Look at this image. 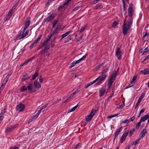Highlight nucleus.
<instances>
[{
	"label": "nucleus",
	"mask_w": 149,
	"mask_h": 149,
	"mask_svg": "<svg viewBox=\"0 0 149 149\" xmlns=\"http://www.w3.org/2000/svg\"><path fill=\"white\" fill-rule=\"evenodd\" d=\"M60 100H61V99H58L54 103V104H56L58 103Z\"/></svg>",
	"instance_id": "nucleus-60"
},
{
	"label": "nucleus",
	"mask_w": 149,
	"mask_h": 149,
	"mask_svg": "<svg viewBox=\"0 0 149 149\" xmlns=\"http://www.w3.org/2000/svg\"><path fill=\"white\" fill-rule=\"evenodd\" d=\"M49 49L50 47L49 45H47L46 47H45L44 50H41L40 51V54H41V55L42 56L45 53L48 52V50Z\"/></svg>",
	"instance_id": "nucleus-10"
},
{
	"label": "nucleus",
	"mask_w": 149,
	"mask_h": 149,
	"mask_svg": "<svg viewBox=\"0 0 149 149\" xmlns=\"http://www.w3.org/2000/svg\"><path fill=\"white\" fill-rule=\"evenodd\" d=\"M33 83L35 86L36 88L38 89L41 87V85L37 81H35Z\"/></svg>",
	"instance_id": "nucleus-18"
},
{
	"label": "nucleus",
	"mask_w": 149,
	"mask_h": 149,
	"mask_svg": "<svg viewBox=\"0 0 149 149\" xmlns=\"http://www.w3.org/2000/svg\"><path fill=\"white\" fill-rule=\"evenodd\" d=\"M123 127L121 126L115 132V136L114 138V140L116 138L118 135L119 133L121 132Z\"/></svg>",
	"instance_id": "nucleus-16"
},
{
	"label": "nucleus",
	"mask_w": 149,
	"mask_h": 149,
	"mask_svg": "<svg viewBox=\"0 0 149 149\" xmlns=\"http://www.w3.org/2000/svg\"><path fill=\"white\" fill-rule=\"evenodd\" d=\"M79 91V90L78 89H77L76 91H75L73 93L74 94H76V93H77Z\"/></svg>",
	"instance_id": "nucleus-64"
},
{
	"label": "nucleus",
	"mask_w": 149,
	"mask_h": 149,
	"mask_svg": "<svg viewBox=\"0 0 149 149\" xmlns=\"http://www.w3.org/2000/svg\"><path fill=\"white\" fill-rule=\"evenodd\" d=\"M140 140V138H139L138 139H137L136 141H133L131 143V145L132 146L134 145H136L139 142V141Z\"/></svg>",
	"instance_id": "nucleus-27"
},
{
	"label": "nucleus",
	"mask_w": 149,
	"mask_h": 149,
	"mask_svg": "<svg viewBox=\"0 0 149 149\" xmlns=\"http://www.w3.org/2000/svg\"><path fill=\"white\" fill-rule=\"evenodd\" d=\"M118 69L117 70H114L113 72V73L111 74L110 78L109 80L114 81L118 72Z\"/></svg>",
	"instance_id": "nucleus-4"
},
{
	"label": "nucleus",
	"mask_w": 149,
	"mask_h": 149,
	"mask_svg": "<svg viewBox=\"0 0 149 149\" xmlns=\"http://www.w3.org/2000/svg\"><path fill=\"white\" fill-rule=\"evenodd\" d=\"M82 7V6H79L77 7H76L74 8V10H77L79 8H81Z\"/></svg>",
	"instance_id": "nucleus-54"
},
{
	"label": "nucleus",
	"mask_w": 149,
	"mask_h": 149,
	"mask_svg": "<svg viewBox=\"0 0 149 149\" xmlns=\"http://www.w3.org/2000/svg\"><path fill=\"white\" fill-rule=\"evenodd\" d=\"M149 118V115H146L144 116V117H141L140 120L141 122H144Z\"/></svg>",
	"instance_id": "nucleus-21"
},
{
	"label": "nucleus",
	"mask_w": 149,
	"mask_h": 149,
	"mask_svg": "<svg viewBox=\"0 0 149 149\" xmlns=\"http://www.w3.org/2000/svg\"><path fill=\"white\" fill-rule=\"evenodd\" d=\"M48 104H46L45 105L42 106L40 108V109H41V110H42L43 109L45 108L48 105Z\"/></svg>",
	"instance_id": "nucleus-48"
},
{
	"label": "nucleus",
	"mask_w": 149,
	"mask_h": 149,
	"mask_svg": "<svg viewBox=\"0 0 149 149\" xmlns=\"http://www.w3.org/2000/svg\"><path fill=\"white\" fill-rule=\"evenodd\" d=\"M118 23L117 22L114 21L112 24V26L113 27L115 28L118 25Z\"/></svg>",
	"instance_id": "nucleus-39"
},
{
	"label": "nucleus",
	"mask_w": 149,
	"mask_h": 149,
	"mask_svg": "<svg viewBox=\"0 0 149 149\" xmlns=\"http://www.w3.org/2000/svg\"><path fill=\"white\" fill-rule=\"evenodd\" d=\"M136 78H137V77L136 76H134L132 79V81H134L135 80H136Z\"/></svg>",
	"instance_id": "nucleus-61"
},
{
	"label": "nucleus",
	"mask_w": 149,
	"mask_h": 149,
	"mask_svg": "<svg viewBox=\"0 0 149 149\" xmlns=\"http://www.w3.org/2000/svg\"><path fill=\"white\" fill-rule=\"evenodd\" d=\"M109 70V68L103 70L101 73V74L102 75H104Z\"/></svg>",
	"instance_id": "nucleus-30"
},
{
	"label": "nucleus",
	"mask_w": 149,
	"mask_h": 149,
	"mask_svg": "<svg viewBox=\"0 0 149 149\" xmlns=\"http://www.w3.org/2000/svg\"><path fill=\"white\" fill-rule=\"evenodd\" d=\"M13 11H12V10H10L6 15L10 18L13 14Z\"/></svg>",
	"instance_id": "nucleus-29"
},
{
	"label": "nucleus",
	"mask_w": 149,
	"mask_h": 149,
	"mask_svg": "<svg viewBox=\"0 0 149 149\" xmlns=\"http://www.w3.org/2000/svg\"><path fill=\"white\" fill-rule=\"evenodd\" d=\"M78 104H77L74 107H73L71 109H70L69 111L68 112H70L73 111L77 108V107H78Z\"/></svg>",
	"instance_id": "nucleus-31"
},
{
	"label": "nucleus",
	"mask_w": 149,
	"mask_h": 149,
	"mask_svg": "<svg viewBox=\"0 0 149 149\" xmlns=\"http://www.w3.org/2000/svg\"><path fill=\"white\" fill-rule=\"evenodd\" d=\"M123 3V7L124 8L123 10L124 11H125V0L122 1Z\"/></svg>",
	"instance_id": "nucleus-50"
},
{
	"label": "nucleus",
	"mask_w": 149,
	"mask_h": 149,
	"mask_svg": "<svg viewBox=\"0 0 149 149\" xmlns=\"http://www.w3.org/2000/svg\"><path fill=\"white\" fill-rule=\"evenodd\" d=\"M86 55H85L84 56L81 58L79 59L77 61H74L75 64H77V63H79L81 61L85 59V58L86 57Z\"/></svg>",
	"instance_id": "nucleus-25"
},
{
	"label": "nucleus",
	"mask_w": 149,
	"mask_h": 149,
	"mask_svg": "<svg viewBox=\"0 0 149 149\" xmlns=\"http://www.w3.org/2000/svg\"><path fill=\"white\" fill-rule=\"evenodd\" d=\"M107 76V75L106 74H105L104 75H102V76H100L96 79L93 81L94 83L97 81V84H101L102 81L106 78Z\"/></svg>",
	"instance_id": "nucleus-2"
},
{
	"label": "nucleus",
	"mask_w": 149,
	"mask_h": 149,
	"mask_svg": "<svg viewBox=\"0 0 149 149\" xmlns=\"http://www.w3.org/2000/svg\"><path fill=\"white\" fill-rule=\"evenodd\" d=\"M25 28H28L30 24V21L29 19H26L25 20Z\"/></svg>",
	"instance_id": "nucleus-22"
},
{
	"label": "nucleus",
	"mask_w": 149,
	"mask_h": 149,
	"mask_svg": "<svg viewBox=\"0 0 149 149\" xmlns=\"http://www.w3.org/2000/svg\"><path fill=\"white\" fill-rule=\"evenodd\" d=\"M60 28V27L59 28H58V27H56V29L54 30L52 33L51 35L49 36V37H50V38H51V37L54 34L58 33V31L59 30V29Z\"/></svg>",
	"instance_id": "nucleus-20"
},
{
	"label": "nucleus",
	"mask_w": 149,
	"mask_h": 149,
	"mask_svg": "<svg viewBox=\"0 0 149 149\" xmlns=\"http://www.w3.org/2000/svg\"><path fill=\"white\" fill-rule=\"evenodd\" d=\"M33 87V84H30L27 86V88L28 91H30V93H33L36 91V90L34 89H32Z\"/></svg>",
	"instance_id": "nucleus-12"
},
{
	"label": "nucleus",
	"mask_w": 149,
	"mask_h": 149,
	"mask_svg": "<svg viewBox=\"0 0 149 149\" xmlns=\"http://www.w3.org/2000/svg\"><path fill=\"white\" fill-rule=\"evenodd\" d=\"M19 148L18 147H15L14 148H11L10 149H19Z\"/></svg>",
	"instance_id": "nucleus-63"
},
{
	"label": "nucleus",
	"mask_w": 149,
	"mask_h": 149,
	"mask_svg": "<svg viewBox=\"0 0 149 149\" xmlns=\"http://www.w3.org/2000/svg\"><path fill=\"white\" fill-rule=\"evenodd\" d=\"M133 11L132 7L129 6L128 12H133Z\"/></svg>",
	"instance_id": "nucleus-45"
},
{
	"label": "nucleus",
	"mask_w": 149,
	"mask_h": 149,
	"mask_svg": "<svg viewBox=\"0 0 149 149\" xmlns=\"http://www.w3.org/2000/svg\"><path fill=\"white\" fill-rule=\"evenodd\" d=\"M58 21L57 20H55L53 23V25L52 26V27L53 28H54L55 27L56 25L57 24Z\"/></svg>",
	"instance_id": "nucleus-37"
},
{
	"label": "nucleus",
	"mask_w": 149,
	"mask_h": 149,
	"mask_svg": "<svg viewBox=\"0 0 149 149\" xmlns=\"http://www.w3.org/2000/svg\"><path fill=\"white\" fill-rule=\"evenodd\" d=\"M106 89L104 88H101L99 91V96L101 97L104 94Z\"/></svg>",
	"instance_id": "nucleus-17"
},
{
	"label": "nucleus",
	"mask_w": 149,
	"mask_h": 149,
	"mask_svg": "<svg viewBox=\"0 0 149 149\" xmlns=\"http://www.w3.org/2000/svg\"><path fill=\"white\" fill-rule=\"evenodd\" d=\"M148 47L146 48L144 50L143 52V53L142 54L143 55L144 53H146L148 52Z\"/></svg>",
	"instance_id": "nucleus-52"
},
{
	"label": "nucleus",
	"mask_w": 149,
	"mask_h": 149,
	"mask_svg": "<svg viewBox=\"0 0 149 149\" xmlns=\"http://www.w3.org/2000/svg\"><path fill=\"white\" fill-rule=\"evenodd\" d=\"M5 112V111H2L0 114V117H2L3 118L4 117V114Z\"/></svg>",
	"instance_id": "nucleus-42"
},
{
	"label": "nucleus",
	"mask_w": 149,
	"mask_h": 149,
	"mask_svg": "<svg viewBox=\"0 0 149 149\" xmlns=\"http://www.w3.org/2000/svg\"><path fill=\"white\" fill-rule=\"evenodd\" d=\"M35 58V56H33L31 57V58H29L30 60L31 61L33 59H34Z\"/></svg>",
	"instance_id": "nucleus-62"
},
{
	"label": "nucleus",
	"mask_w": 149,
	"mask_h": 149,
	"mask_svg": "<svg viewBox=\"0 0 149 149\" xmlns=\"http://www.w3.org/2000/svg\"><path fill=\"white\" fill-rule=\"evenodd\" d=\"M10 18L9 17L6 15V16L5 17L4 19V20L5 22H6Z\"/></svg>",
	"instance_id": "nucleus-43"
},
{
	"label": "nucleus",
	"mask_w": 149,
	"mask_h": 149,
	"mask_svg": "<svg viewBox=\"0 0 149 149\" xmlns=\"http://www.w3.org/2000/svg\"><path fill=\"white\" fill-rule=\"evenodd\" d=\"M72 32V31H69L66 33L62 34L61 36V38L60 39V40L63 39L64 38L67 36L69 34Z\"/></svg>",
	"instance_id": "nucleus-24"
},
{
	"label": "nucleus",
	"mask_w": 149,
	"mask_h": 149,
	"mask_svg": "<svg viewBox=\"0 0 149 149\" xmlns=\"http://www.w3.org/2000/svg\"><path fill=\"white\" fill-rule=\"evenodd\" d=\"M44 46L42 45V44H41V45H39L38 47V49H37L38 50H39V49H42L43 47H44Z\"/></svg>",
	"instance_id": "nucleus-57"
},
{
	"label": "nucleus",
	"mask_w": 149,
	"mask_h": 149,
	"mask_svg": "<svg viewBox=\"0 0 149 149\" xmlns=\"http://www.w3.org/2000/svg\"><path fill=\"white\" fill-rule=\"evenodd\" d=\"M71 0H66L63 4V6H65L68 5L69 3Z\"/></svg>",
	"instance_id": "nucleus-35"
},
{
	"label": "nucleus",
	"mask_w": 149,
	"mask_h": 149,
	"mask_svg": "<svg viewBox=\"0 0 149 149\" xmlns=\"http://www.w3.org/2000/svg\"><path fill=\"white\" fill-rule=\"evenodd\" d=\"M76 64L75 63L74 61L71 64V65L69 66V68H71L73 67Z\"/></svg>",
	"instance_id": "nucleus-44"
},
{
	"label": "nucleus",
	"mask_w": 149,
	"mask_h": 149,
	"mask_svg": "<svg viewBox=\"0 0 149 149\" xmlns=\"http://www.w3.org/2000/svg\"><path fill=\"white\" fill-rule=\"evenodd\" d=\"M128 13L130 18L128 20L127 24L125 20L124 21L123 28V33L124 35L127 34V32L130 29L133 22L132 12H128Z\"/></svg>",
	"instance_id": "nucleus-1"
},
{
	"label": "nucleus",
	"mask_w": 149,
	"mask_h": 149,
	"mask_svg": "<svg viewBox=\"0 0 149 149\" xmlns=\"http://www.w3.org/2000/svg\"><path fill=\"white\" fill-rule=\"evenodd\" d=\"M94 82L93 81L92 82H90V83L88 84H87V85L85 86V88H88L89 86H90L91 85L94 84Z\"/></svg>",
	"instance_id": "nucleus-34"
},
{
	"label": "nucleus",
	"mask_w": 149,
	"mask_h": 149,
	"mask_svg": "<svg viewBox=\"0 0 149 149\" xmlns=\"http://www.w3.org/2000/svg\"><path fill=\"white\" fill-rule=\"evenodd\" d=\"M41 37V35H40L39 36L38 38L34 40V43H36L38 42V41H39L40 40Z\"/></svg>",
	"instance_id": "nucleus-33"
},
{
	"label": "nucleus",
	"mask_w": 149,
	"mask_h": 149,
	"mask_svg": "<svg viewBox=\"0 0 149 149\" xmlns=\"http://www.w3.org/2000/svg\"><path fill=\"white\" fill-rule=\"evenodd\" d=\"M35 44V43H34V42L33 43H32V44L30 45V48L31 49L33 48Z\"/></svg>",
	"instance_id": "nucleus-56"
},
{
	"label": "nucleus",
	"mask_w": 149,
	"mask_h": 149,
	"mask_svg": "<svg viewBox=\"0 0 149 149\" xmlns=\"http://www.w3.org/2000/svg\"><path fill=\"white\" fill-rule=\"evenodd\" d=\"M135 119V117L134 116H133V117H132L130 119V121H133Z\"/></svg>",
	"instance_id": "nucleus-59"
},
{
	"label": "nucleus",
	"mask_w": 149,
	"mask_h": 149,
	"mask_svg": "<svg viewBox=\"0 0 149 149\" xmlns=\"http://www.w3.org/2000/svg\"><path fill=\"white\" fill-rule=\"evenodd\" d=\"M128 133L129 130H127L126 131L125 133H124L123 134L121 138L120 142L121 143H123V141L125 140L127 136V135Z\"/></svg>",
	"instance_id": "nucleus-11"
},
{
	"label": "nucleus",
	"mask_w": 149,
	"mask_h": 149,
	"mask_svg": "<svg viewBox=\"0 0 149 149\" xmlns=\"http://www.w3.org/2000/svg\"><path fill=\"white\" fill-rule=\"evenodd\" d=\"M80 143H79L77 145H76V146L74 147V149H77L79 148V146H80Z\"/></svg>",
	"instance_id": "nucleus-55"
},
{
	"label": "nucleus",
	"mask_w": 149,
	"mask_h": 149,
	"mask_svg": "<svg viewBox=\"0 0 149 149\" xmlns=\"http://www.w3.org/2000/svg\"><path fill=\"white\" fill-rule=\"evenodd\" d=\"M103 65V63H102L101 64L99 65H98V66H97L96 67V70H97L98 69H99L101 67V66L102 65Z\"/></svg>",
	"instance_id": "nucleus-46"
},
{
	"label": "nucleus",
	"mask_w": 149,
	"mask_h": 149,
	"mask_svg": "<svg viewBox=\"0 0 149 149\" xmlns=\"http://www.w3.org/2000/svg\"><path fill=\"white\" fill-rule=\"evenodd\" d=\"M86 27V25H85L83 26L82 28H81L79 30V33L83 32L84 31Z\"/></svg>",
	"instance_id": "nucleus-36"
},
{
	"label": "nucleus",
	"mask_w": 149,
	"mask_h": 149,
	"mask_svg": "<svg viewBox=\"0 0 149 149\" xmlns=\"http://www.w3.org/2000/svg\"><path fill=\"white\" fill-rule=\"evenodd\" d=\"M141 72L144 75L149 74V70L146 69L143 70H141Z\"/></svg>",
	"instance_id": "nucleus-23"
},
{
	"label": "nucleus",
	"mask_w": 149,
	"mask_h": 149,
	"mask_svg": "<svg viewBox=\"0 0 149 149\" xmlns=\"http://www.w3.org/2000/svg\"><path fill=\"white\" fill-rule=\"evenodd\" d=\"M96 111V110L92 109L89 114L88 116L86 118V121L88 122L92 120Z\"/></svg>",
	"instance_id": "nucleus-3"
},
{
	"label": "nucleus",
	"mask_w": 149,
	"mask_h": 149,
	"mask_svg": "<svg viewBox=\"0 0 149 149\" xmlns=\"http://www.w3.org/2000/svg\"><path fill=\"white\" fill-rule=\"evenodd\" d=\"M50 37H49V38L47 39L46 40L44 41L42 44L43 45L44 47H46L47 46L49 45V47H50V46L49 44L48 45V42L49 41L50 39H51Z\"/></svg>",
	"instance_id": "nucleus-15"
},
{
	"label": "nucleus",
	"mask_w": 149,
	"mask_h": 149,
	"mask_svg": "<svg viewBox=\"0 0 149 149\" xmlns=\"http://www.w3.org/2000/svg\"><path fill=\"white\" fill-rule=\"evenodd\" d=\"M122 54V53L120 50V48L119 47H117L116 51V55L118 59H121Z\"/></svg>",
	"instance_id": "nucleus-7"
},
{
	"label": "nucleus",
	"mask_w": 149,
	"mask_h": 149,
	"mask_svg": "<svg viewBox=\"0 0 149 149\" xmlns=\"http://www.w3.org/2000/svg\"><path fill=\"white\" fill-rule=\"evenodd\" d=\"M29 33V31L28 30H27L24 33L21 31L17 36L18 38L19 39H21L24 38L28 35Z\"/></svg>",
	"instance_id": "nucleus-5"
},
{
	"label": "nucleus",
	"mask_w": 149,
	"mask_h": 149,
	"mask_svg": "<svg viewBox=\"0 0 149 149\" xmlns=\"http://www.w3.org/2000/svg\"><path fill=\"white\" fill-rule=\"evenodd\" d=\"M39 115L38 114L36 113L35 115H34L33 116V118L34 119H35L36 118H37L38 117Z\"/></svg>",
	"instance_id": "nucleus-51"
},
{
	"label": "nucleus",
	"mask_w": 149,
	"mask_h": 149,
	"mask_svg": "<svg viewBox=\"0 0 149 149\" xmlns=\"http://www.w3.org/2000/svg\"><path fill=\"white\" fill-rule=\"evenodd\" d=\"M147 133L146 130V129H143L140 133L139 135V138L140 139L141 138L142 139L146 135V134Z\"/></svg>",
	"instance_id": "nucleus-13"
},
{
	"label": "nucleus",
	"mask_w": 149,
	"mask_h": 149,
	"mask_svg": "<svg viewBox=\"0 0 149 149\" xmlns=\"http://www.w3.org/2000/svg\"><path fill=\"white\" fill-rule=\"evenodd\" d=\"M83 35H82L79 38H78L77 39L76 41L77 42H78L80 40H81L83 38Z\"/></svg>",
	"instance_id": "nucleus-49"
},
{
	"label": "nucleus",
	"mask_w": 149,
	"mask_h": 149,
	"mask_svg": "<svg viewBox=\"0 0 149 149\" xmlns=\"http://www.w3.org/2000/svg\"><path fill=\"white\" fill-rule=\"evenodd\" d=\"M29 78L30 77H29L28 75L26 73L23 76V77L22 79V81H25Z\"/></svg>",
	"instance_id": "nucleus-19"
},
{
	"label": "nucleus",
	"mask_w": 149,
	"mask_h": 149,
	"mask_svg": "<svg viewBox=\"0 0 149 149\" xmlns=\"http://www.w3.org/2000/svg\"><path fill=\"white\" fill-rule=\"evenodd\" d=\"M38 71L36 72L33 75L31 79L34 80L35 78L38 76Z\"/></svg>",
	"instance_id": "nucleus-32"
},
{
	"label": "nucleus",
	"mask_w": 149,
	"mask_h": 149,
	"mask_svg": "<svg viewBox=\"0 0 149 149\" xmlns=\"http://www.w3.org/2000/svg\"><path fill=\"white\" fill-rule=\"evenodd\" d=\"M64 7V6H63V5L62 6H60L58 8V9H57L58 10V11H60L61 10V9L63 8Z\"/></svg>",
	"instance_id": "nucleus-47"
},
{
	"label": "nucleus",
	"mask_w": 149,
	"mask_h": 149,
	"mask_svg": "<svg viewBox=\"0 0 149 149\" xmlns=\"http://www.w3.org/2000/svg\"><path fill=\"white\" fill-rule=\"evenodd\" d=\"M130 122L129 120L128 119H126L123 121L122 122V123H128Z\"/></svg>",
	"instance_id": "nucleus-40"
},
{
	"label": "nucleus",
	"mask_w": 149,
	"mask_h": 149,
	"mask_svg": "<svg viewBox=\"0 0 149 149\" xmlns=\"http://www.w3.org/2000/svg\"><path fill=\"white\" fill-rule=\"evenodd\" d=\"M145 111V109H141L140 112V114H141V113H143Z\"/></svg>",
	"instance_id": "nucleus-58"
},
{
	"label": "nucleus",
	"mask_w": 149,
	"mask_h": 149,
	"mask_svg": "<svg viewBox=\"0 0 149 149\" xmlns=\"http://www.w3.org/2000/svg\"><path fill=\"white\" fill-rule=\"evenodd\" d=\"M135 131V129L134 128L132 130H130V136L131 137L133 134L134 132Z\"/></svg>",
	"instance_id": "nucleus-38"
},
{
	"label": "nucleus",
	"mask_w": 149,
	"mask_h": 149,
	"mask_svg": "<svg viewBox=\"0 0 149 149\" xmlns=\"http://www.w3.org/2000/svg\"><path fill=\"white\" fill-rule=\"evenodd\" d=\"M134 85V83H133V84H130L126 88V89H127L129 88H130V87H132V86H133Z\"/></svg>",
	"instance_id": "nucleus-53"
},
{
	"label": "nucleus",
	"mask_w": 149,
	"mask_h": 149,
	"mask_svg": "<svg viewBox=\"0 0 149 149\" xmlns=\"http://www.w3.org/2000/svg\"><path fill=\"white\" fill-rule=\"evenodd\" d=\"M145 93H142L141 96L139 97V98L138 100V101L135 105V109H136L137 108V107H138V106L139 105L140 103L141 102V101L143 98L144 97V96L145 95Z\"/></svg>",
	"instance_id": "nucleus-9"
},
{
	"label": "nucleus",
	"mask_w": 149,
	"mask_h": 149,
	"mask_svg": "<svg viewBox=\"0 0 149 149\" xmlns=\"http://www.w3.org/2000/svg\"><path fill=\"white\" fill-rule=\"evenodd\" d=\"M18 125V124H16L14 125L11 126L10 127H9L7 128L6 130V132L7 133H9L10 131H11L15 128L17 127Z\"/></svg>",
	"instance_id": "nucleus-14"
},
{
	"label": "nucleus",
	"mask_w": 149,
	"mask_h": 149,
	"mask_svg": "<svg viewBox=\"0 0 149 149\" xmlns=\"http://www.w3.org/2000/svg\"><path fill=\"white\" fill-rule=\"evenodd\" d=\"M21 91L22 92H24L27 90V88L25 86H23L21 88Z\"/></svg>",
	"instance_id": "nucleus-28"
},
{
	"label": "nucleus",
	"mask_w": 149,
	"mask_h": 149,
	"mask_svg": "<svg viewBox=\"0 0 149 149\" xmlns=\"http://www.w3.org/2000/svg\"><path fill=\"white\" fill-rule=\"evenodd\" d=\"M25 105L21 103L18 105L16 108L17 110H19L20 112L22 111L24 109Z\"/></svg>",
	"instance_id": "nucleus-8"
},
{
	"label": "nucleus",
	"mask_w": 149,
	"mask_h": 149,
	"mask_svg": "<svg viewBox=\"0 0 149 149\" xmlns=\"http://www.w3.org/2000/svg\"><path fill=\"white\" fill-rule=\"evenodd\" d=\"M142 122L140 120V121L137 123V124L136 125V127H137V128H139L141 124V123Z\"/></svg>",
	"instance_id": "nucleus-41"
},
{
	"label": "nucleus",
	"mask_w": 149,
	"mask_h": 149,
	"mask_svg": "<svg viewBox=\"0 0 149 149\" xmlns=\"http://www.w3.org/2000/svg\"><path fill=\"white\" fill-rule=\"evenodd\" d=\"M113 82L114 81H111V80H109L108 83L107 85L108 89H110L111 88L112 85V84Z\"/></svg>",
	"instance_id": "nucleus-26"
},
{
	"label": "nucleus",
	"mask_w": 149,
	"mask_h": 149,
	"mask_svg": "<svg viewBox=\"0 0 149 149\" xmlns=\"http://www.w3.org/2000/svg\"><path fill=\"white\" fill-rule=\"evenodd\" d=\"M56 15V13L52 14L51 15L49 16L48 17L45 18L44 19V21L45 22H50L54 19Z\"/></svg>",
	"instance_id": "nucleus-6"
}]
</instances>
